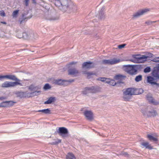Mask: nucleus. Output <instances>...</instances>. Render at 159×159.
<instances>
[{
    "instance_id": "nucleus-1",
    "label": "nucleus",
    "mask_w": 159,
    "mask_h": 159,
    "mask_svg": "<svg viewBox=\"0 0 159 159\" xmlns=\"http://www.w3.org/2000/svg\"><path fill=\"white\" fill-rule=\"evenodd\" d=\"M153 54L149 53L147 55H141L140 54H134L132 55L133 59H131L130 61L134 63H143L147 61L148 58L152 57Z\"/></svg>"
},
{
    "instance_id": "nucleus-2",
    "label": "nucleus",
    "mask_w": 159,
    "mask_h": 159,
    "mask_svg": "<svg viewBox=\"0 0 159 159\" xmlns=\"http://www.w3.org/2000/svg\"><path fill=\"white\" fill-rule=\"evenodd\" d=\"M137 93L135 91V89L129 88L123 92V98L125 101H128L131 98L132 95H136Z\"/></svg>"
},
{
    "instance_id": "nucleus-3",
    "label": "nucleus",
    "mask_w": 159,
    "mask_h": 159,
    "mask_svg": "<svg viewBox=\"0 0 159 159\" xmlns=\"http://www.w3.org/2000/svg\"><path fill=\"white\" fill-rule=\"evenodd\" d=\"M60 9L63 11H66L67 8L71 9L73 11H75L77 10L76 5L71 1H67V4L63 6H59Z\"/></svg>"
},
{
    "instance_id": "nucleus-4",
    "label": "nucleus",
    "mask_w": 159,
    "mask_h": 159,
    "mask_svg": "<svg viewBox=\"0 0 159 159\" xmlns=\"http://www.w3.org/2000/svg\"><path fill=\"white\" fill-rule=\"evenodd\" d=\"M40 93V91H35L31 93L28 92H16V94L17 97H20V98H23L30 97L32 96V95H37Z\"/></svg>"
},
{
    "instance_id": "nucleus-5",
    "label": "nucleus",
    "mask_w": 159,
    "mask_h": 159,
    "mask_svg": "<svg viewBox=\"0 0 159 159\" xmlns=\"http://www.w3.org/2000/svg\"><path fill=\"white\" fill-rule=\"evenodd\" d=\"M141 112L144 115L148 117H154L157 115L156 111L151 108L150 107L142 109L141 110Z\"/></svg>"
},
{
    "instance_id": "nucleus-6",
    "label": "nucleus",
    "mask_w": 159,
    "mask_h": 159,
    "mask_svg": "<svg viewBox=\"0 0 159 159\" xmlns=\"http://www.w3.org/2000/svg\"><path fill=\"white\" fill-rule=\"evenodd\" d=\"M22 86V84L19 82L6 81L3 83L1 85V87L3 88H7L14 87L17 85Z\"/></svg>"
},
{
    "instance_id": "nucleus-7",
    "label": "nucleus",
    "mask_w": 159,
    "mask_h": 159,
    "mask_svg": "<svg viewBox=\"0 0 159 159\" xmlns=\"http://www.w3.org/2000/svg\"><path fill=\"white\" fill-rule=\"evenodd\" d=\"M150 11V9L148 8L140 9L137 12L134 13L133 15V17L134 18H138L140 17V16L147 13L149 11Z\"/></svg>"
},
{
    "instance_id": "nucleus-8",
    "label": "nucleus",
    "mask_w": 159,
    "mask_h": 159,
    "mask_svg": "<svg viewBox=\"0 0 159 159\" xmlns=\"http://www.w3.org/2000/svg\"><path fill=\"white\" fill-rule=\"evenodd\" d=\"M121 61L119 59H113L110 60H104L102 61L103 64L107 65H113L116 64Z\"/></svg>"
},
{
    "instance_id": "nucleus-9",
    "label": "nucleus",
    "mask_w": 159,
    "mask_h": 159,
    "mask_svg": "<svg viewBox=\"0 0 159 159\" xmlns=\"http://www.w3.org/2000/svg\"><path fill=\"white\" fill-rule=\"evenodd\" d=\"M84 114L87 120H92L93 119V114L91 111L86 110L84 112Z\"/></svg>"
},
{
    "instance_id": "nucleus-10",
    "label": "nucleus",
    "mask_w": 159,
    "mask_h": 159,
    "mask_svg": "<svg viewBox=\"0 0 159 159\" xmlns=\"http://www.w3.org/2000/svg\"><path fill=\"white\" fill-rule=\"evenodd\" d=\"M95 65L94 63L90 61L86 62L83 63L82 67L83 68L89 69L94 67Z\"/></svg>"
},
{
    "instance_id": "nucleus-11",
    "label": "nucleus",
    "mask_w": 159,
    "mask_h": 159,
    "mask_svg": "<svg viewBox=\"0 0 159 159\" xmlns=\"http://www.w3.org/2000/svg\"><path fill=\"white\" fill-rule=\"evenodd\" d=\"M58 133L64 137H65V134L68 133V131L67 129L65 127H61L59 128Z\"/></svg>"
},
{
    "instance_id": "nucleus-12",
    "label": "nucleus",
    "mask_w": 159,
    "mask_h": 159,
    "mask_svg": "<svg viewBox=\"0 0 159 159\" xmlns=\"http://www.w3.org/2000/svg\"><path fill=\"white\" fill-rule=\"evenodd\" d=\"M67 81L66 80H62L60 79L56 80L54 81V83L56 84L66 86Z\"/></svg>"
},
{
    "instance_id": "nucleus-13",
    "label": "nucleus",
    "mask_w": 159,
    "mask_h": 159,
    "mask_svg": "<svg viewBox=\"0 0 159 159\" xmlns=\"http://www.w3.org/2000/svg\"><path fill=\"white\" fill-rule=\"evenodd\" d=\"M78 73V71L75 68L70 69L68 70V74L74 76H76Z\"/></svg>"
},
{
    "instance_id": "nucleus-14",
    "label": "nucleus",
    "mask_w": 159,
    "mask_h": 159,
    "mask_svg": "<svg viewBox=\"0 0 159 159\" xmlns=\"http://www.w3.org/2000/svg\"><path fill=\"white\" fill-rule=\"evenodd\" d=\"M129 69L128 71V73L132 75L136 74L137 70L134 66L129 65Z\"/></svg>"
},
{
    "instance_id": "nucleus-15",
    "label": "nucleus",
    "mask_w": 159,
    "mask_h": 159,
    "mask_svg": "<svg viewBox=\"0 0 159 159\" xmlns=\"http://www.w3.org/2000/svg\"><path fill=\"white\" fill-rule=\"evenodd\" d=\"M146 97L147 100L151 103H153L155 105H157L158 104L157 102H155V100L153 99V98L152 97V95L151 94H147Z\"/></svg>"
},
{
    "instance_id": "nucleus-16",
    "label": "nucleus",
    "mask_w": 159,
    "mask_h": 159,
    "mask_svg": "<svg viewBox=\"0 0 159 159\" xmlns=\"http://www.w3.org/2000/svg\"><path fill=\"white\" fill-rule=\"evenodd\" d=\"M5 78L12 80H13L17 81V82H20V80L17 79L16 77L13 75H5Z\"/></svg>"
},
{
    "instance_id": "nucleus-17",
    "label": "nucleus",
    "mask_w": 159,
    "mask_h": 159,
    "mask_svg": "<svg viewBox=\"0 0 159 159\" xmlns=\"http://www.w3.org/2000/svg\"><path fill=\"white\" fill-rule=\"evenodd\" d=\"M90 93H96L100 91V89L98 87H90Z\"/></svg>"
},
{
    "instance_id": "nucleus-18",
    "label": "nucleus",
    "mask_w": 159,
    "mask_h": 159,
    "mask_svg": "<svg viewBox=\"0 0 159 159\" xmlns=\"http://www.w3.org/2000/svg\"><path fill=\"white\" fill-rule=\"evenodd\" d=\"M147 81L148 82L151 84H156V80L153 77L151 76L147 77Z\"/></svg>"
},
{
    "instance_id": "nucleus-19",
    "label": "nucleus",
    "mask_w": 159,
    "mask_h": 159,
    "mask_svg": "<svg viewBox=\"0 0 159 159\" xmlns=\"http://www.w3.org/2000/svg\"><path fill=\"white\" fill-rule=\"evenodd\" d=\"M23 38L25 39H27L30 38L32 35V33H30L29 32L23 33Z\"/></svg>"
},
{
    "instance_id": "nucleus-20",
    "label": "nucleus",
    "mask_w": 159,
    "mask_h": 159,
    "mask_svg": "<svg viewBox=\"0 0 159 159\" xmlns=\"http://www.w3.org/2000/svg\"><path fill=\"white\" fill-rule=\"evenodd\" d=\"M141 145L143 146V147L149 149H152V147L149 144V143L147 142H143L141 143Z\"/></svg>"
},
{
    "instance_id": "nucleus-21",
    "label": "nucleus",
    "mask_w": 159,
    "mask_h": 159,
    "mask_svg": "<svg viewBox=\"0 0 159 159\" xmlns=\"http://www.w3.org/2000/svg\"><path fill=\"white\" fill-rule=\"evenodd\" d=\"M83 74L86 75L88 78L89 79L93 77L94 76L96 75L95 74L93 73V72H84Z\"/></svg>"
},
{
    "instance_id": "nucleus-22",
    "label": "nucleus",
    "mask_w": 159,
    "mask_h": 159,
    "mask_svg": "<svg viewBox=\"0 0 159 159\" xmlns=\"http://www.w3.org/2000/svg\"><path fill=\"white\" fill-rule=\"evenodd\" d=\"M66 159H76L75 155L72 153L69 152L67 154Z\"/></svg>"
},
{
    "instance_id": "nucleus-23",
    "label": "nucleus",
    "mask_w": 159,
    "mask_h": 159,
    "mask_svg": "<svg viewBox=\"0 0 159 159\" xmlns=\"http://www.w3.org/2000/svg\"><path fill=\"white\" fill-rule=\"evenodd\" d=\"M147 138L151 141L156 142L157 141V139L156 137H154L151 134H148L147 135Z\"/></svg>"
},
{
    "instance_id": "nucleus-24",
    "label": "nucleus",
    "mask_w": 159,
    "mask_h": 159,
    "mask_svg": "<svg viewBox=\"0 0 159 159\" xmlns=\"http://www.w3.org/2000/svg\"><path fill=\"white\" fill-rule=\"evenodd\" d=\"M55 98L54 97H50L47 101L44 102L45 104H51L52 102H54L55 100Z\"/></svg>"
},
{
    "instance_id": "nucleus-25",
    "label": "nucleus",
    "mask_w": 159,
    "mask_h": 159,
    "mask_svg": "<svg viewBox=\"0 0 159 159\" xmlns=\"http://www.w3.org/2000/svg\"><path fill=\"white\" fill-rule=\"evenodd\" d=\"M90 87H86L82 91L83 94H86L89 93H90Z\"/></svg>"
},
{
    "instance_id": "nucleus-26",
    "label": "nucleus",
    "mask_w": 159,
    "mask_h": 159,
    "mask_svg": "<svg viewBox=\"0 0 159 159\" xmlns=\"http://www.w3.org/2000/svg\"><path fill=\"white\" fill-rule=\"evenodd\" d=\"M40 87H39L37 88V87H36L34 85L32 84L29 87V89L31 91H35V90H37L38 89H40Z\"/></svg>"
},
{
    "instance_id": "nucleus-27",
    "label": "nucleus",
    "mask_w": 159,
    "mask_h": 159,
    "mask_svg": "<svg viewBox=\"0 0 159 159\" xmlns=\"http://www.w3.org/2000/svg\"><path fill=\"white\" fill-rule=\"evenodd\" d=\"M38 111L39 112H43L45 114L50 113V110L49 109L39 110Z\"/></svg>"
},
{
    "instance_id": "nucleus-28",
    "label": "nucleus",
    "mask_w": 159,
    "mask_h": 159,
    "mask_svg": "<svg viewBox=\"0 0 159 159\" xmlns=\"http://www.w3.org/2000/svg\"><path fill=\"white\" fill-rule=\"evenodd\" d=\"M6 103H7V107H10L12 106L14 103H16L15 102H14L13 101H6Z\"/></svg>"
},
{
    "instance_id": "nucleus-29",
    "label": "nucleus",
    "mask_w": 159,
    "mask_h": 159,
    "mask_svg": "<svg viewBox=\"0 0 159 159\" xmlns=\"http://www.w3.org/2000/svg\"><path fill=\"white\" fill-rule=\"evenodd\" d=\"M135 91L137 93L136 95H138L139 94H141L142 93L143 90L142 89H135Z\"/></svg>"
},
{
    "instance_id": "nucleus-30",
    "label": "nucleus",
    "mask_w": 159,
    "mask_h": 159,
    "mask_svg": "<svg viewBox=\"0 0 159 159\" xmlns=\"http://www.w3.org/2000/svg\"><path fill=\"white\" fill-rule=\"evenodd\" d=\"M19 12V10H16L13 12L12 14V16L13 18H16L17 17Z\"/></svg>"
},
{
    "instance_id": "nucleus-31",
    "label": "nucleus",
    "mask_w": 159,
    "mask_h": 159,
    "mask_svg": "<svg viewBox=\"0 0 159 159\" xmlns=\"http://www.w3.org/2000/svg\"><path fill=\"white\" fill-rule=\"evenodd\" d=\"M123 77L124 76L121 75H117L115 76L114 79L116 80H121Z\"/></svg>"
},
{
    "instance_id": "nucleus-32",
    "label": "nucleus",
    "mask_w": 159,
    "mask_h": 159,
    "mask_svg": "<svg viewBox=\"0 0 159 159\" xmlns=\"http://www.w3.org/2000/svg\"><path fill=\"white\" fill-rule=\"evenodd\" d=\"M7 106V103L6 101L0 103V107H6Z\"/></svg>"
},
{
    "instance_id": "nucleus-33",
    "label": "nucleus",
    "mask_w": 159,
    "mask_h": 159,
    "mask_svg": "<svg viewBox=\"0 0 159 159\" xmlns=\"http://www.w3.org/2000/svg\"><path fill=\"white\" fill-rule=\"evenodd\" d=\"M51 88V86L48 84H46L43 87V89L45 90L50 89Z\"/></svg>"
},
{
    "instance_id": "nucleus-34",
    "label": "nucleus",
    "mask_w": 159,
    "mask_h": 159,
    "mask_svg": "<svg viewBox=\"0 0 159 159\" xmlns=\"http://www.w3.org/2000/svg\"><path fill=\"white\" fill-rule=\"evenodd\" d=\"M142 79V76L141 75H139L137 76L135 78V80L136 82H139L141 81Z\"/></svg>"
},
{
    "instance_id": "nucleus-35",
    "label": "nucleus",
    "mask_w": 159,
    "mask_h": 159,
    "mask_svg": "<svg viewBox=\"0 0 159 159\" xmlns=\"http://www.w3.org/2000/svg\"><path fill=\"white\" fill-rule=\"evenodd\" d=\"M23 33L18 32L16 34L17 37L19 38H23Z\"/></svg>"
},
{
    "instance_id": "nucleus-36",
    "label": "nucleus",
    "mask_w": 159,
    "mask_h": 159,
    "mask_svg": "<svg viewBox=\"0 0 159 159\" xmlns=\"http://www.w3.org/2000/svg\"><path fill=\"white\" fill-rule=\"evenodd\" d=\"M109 84L112 86H114L116 84V82L114 80H110Z\"/></svg>"
},
{
    "instance_id": "nucleus-37",
    "label": "nucleus",
    "mask_w": 159,
    "mask_h": 159,
    "mask_svg": "<svg viewBox=\"0 0 159 159\" xmlns=\"http://www.w3.org/2000/svg\"><path fill=\"white\" fill-rule=\"evenodd\" d=\"M151 70L150 68L149 67H148L146 68L144 70V71L145 73H148Z\"/></svg>"
},
{
    "instance_id": "nucleus-38",
    "label": "nucleus",
    "mask_w": 159,
    "mask_h": 159,
    "mask_svg": "<svg viewBox=\"0 0 159 159\" xmlns=\"http://www.w3.org/2000/svg\"><path fill=\"white\" fill-rule=\"evenodd\" d=\"M152 61L154 62L159 63V57H158L154 58L152 60Z\"/></svg>"
},
{
    "instance_id": "nucleus-39",
    "label": "nucleus",
    "mask_w": 159,
    "mask_h": 159,
    "mask_svg": "<svg viewBox=\"0 0 159 159\" xmlns=\"http://www.w3.org/2000/svg\"><path fill=\"white\" fill-rule=\"evenodd\" d=\"M66 81H67L66 86L68 85L70 83H72L74 81V80H66Z\"/></svg>"
},
{
    "instance_id": "nucleus-40",
    "label": "nucleus",
    "mask_w": 159,
    "mask_h": 159,
    "mask_svg": "<svg viewBox=\"0 0 159 159\" xmlns=\"http://www.w3.org/2000/svg\"><path fill=\"white\" fill-rule=\"evenodd\" d=\"M59 19V16H56L52 17L51 19H50L51 20H58Z\"/></svg>"
},
{
    "instance_id": "nucleus-41",
    "label": "nucleus",
    "mask_w": 159,
    "mask_h": 159,
    "mask_svg": "<svg viewBox=\"0 0 159 159\" xmlns=\"http://www.w3.org/2000/svg\"><path fill=\"white\" fill-rule=\"evenodd\" d=\"M126 45L125 44H122L120 45H119L118 46V47L119 49H121L124 47Z\"/></svg>"
},
{
    "instance_id": "nucleus-42",
    "label": "nucleus",
    "mask_w": 159,
    "mask_h": 159,
    "mask_svg": "<svg viewBox=\"0 0 159 159\" xmlns=\"http://www.w3.org/2000/svg\"><path fill=\"white\" fill-rule=\"evenodd\" d=\"M98 80H100L101 81L104 82V81H105V80H106V78L100 77V78H99L98 79Z\"/></svg>"
},
{
    "instance_id": "nucleus-43",
    "label": "nucleus",
    "mask_w": 159,
    "mask_h": 159,
    "mask_svg": "<svg viewBox=\"0 0 159 159\" xmlns=\"http://www.w3.org/2000/svg\"><path fill=\"white\" fill-rule=\"evenodd\" d=\"M0 15L2 16H5V13L3 11H0Z\"/></svg>"
},
{
    "instance_id": "nucleus-44",
    "label": "nucleus",
    "mask_w": 159,
    "mask_h": 159,
    "mask_svg": "<svg viewBox=\"0 0 159 159\" xmlns=\"http://www.w3.org/2000/svg\"><path fill=\"white\" fill-rule=\"evenodd\" d=\"M156 21H147L145 22V23L147 24L148 25H149L151 24L152 23L155 22Z\"/></svg>"
},
{
    "instance_id": "nucleus-45",
    "label": "nucleus",
    "mask_w": 159,
    "mask_h": 159,
    "mask_svg": "<svg viewBox=\"0 0 159 159\" xmlns=\"http://www.w3.org/2000/svg\"><path fill=\"white\" fill-rule=\"evenodd\" d=\"M111 80L110 79L106 78V80H105L106 83L109 84V83L110 82V80Z\"/></svg>"
},
{
    "instance_id": "nucleus-46",
    "label": "nucleus",
    "mask_w": 159,
    "mask_h": 159,
    "mask_svg": "<svg viewBox=\"0 0 159 159\" xmlns=\"http://www.w3.org/2000/svg\"><path fill=\"white\" fill-rule=\"evenodd\" d=\"M29 0H25V5L26 6H28L29 4Z\"/></svg>"
},
{
    "instance_id": "nucleus-47",
    "label": "nucleus",
    "mask_w": 159,
    "mask_h": 159,
    "mask_svg": "<svg viewBox=\"0 0 159 159\" xmlns=\"http://www.w3.org/2000/svg\"><path fill=\"white\" fill-rule=\"evenodd\" d=\"M5 78V75H0V80H1L2 79Z\"/></svg>"
},
{
    "instance_id": "nucleus-48",
    "label": "nucleus",
    "mask_w": 159,
    "mask_h": 159,
    "mask_svg": "<svg viewBox=\"0 0 159 159\" xmlns=\"http://www.w3.org/2000/svg\"><path fill=\"white\" fill-rule=\"evenodd\" d=\"M56 1H57L59 3V4H61V6H63V5H62L60 2V0H55Z\"/></svg>"
},
{
    "instance_id": "nucleus-49",
    "label": "nucleus",
    "mask_w": 159,
    "mask_h": 159,
    "mask_svg": "<svg viewBox=\"0 0 159 159\" xmlns=\"http://www.w3.org/2000/svg\"><path fill=\"white\" fill-rule=\"evenodd\" d=\"M1 23L3 24H6V22H4V21H1Z\"/></svg>"
},
{
    "instance_id": "nucleus-50",
    "label": "nucleus",
    "mask_w": 159,
    "mask_h": 159,
    "mask_svg": "<svg viewBox=\"0 0 159 159\" xmlns=\"http://www.w3.org/2000/svg\"><path fill=\"white\" fill-rule=\"evenodd\" d=\"M76 63V62L75 63L74 62H71L70 63V64L71 65H72V64H75Z\"/></svg>"
},
{
    "instance_id": "nucleus-51",
    "label": "nucleus",
    "mask_w": 159,
    "mask_h": 159,
    "mask_svg": "<svg viewBox=\"0 0 159 159\" xmlns=\"http://www.w3.org/2000/svg\"><path fill=\"white\" fill-rule=\"evenodd\" d=\"M32 1H33V2L34 3H36L35 0H32Z\"/></svg>"
},
{
    "instance_id": "nucleus-52",
    "label": "nucleus",
    "mask_w": 159,
    "mask_h": 159,
    "mask_svg": "<svg viewBox=\"0 0 159 159\" xmlns=\"http://www.w3.org/2000/svg\"><path fill=\"white\" fill-rule=\"evenodd\" d=\"M61 142V140H58V143L57 142L56 143H60Z\"/></svg>"
},
{
    "instance_id": "nucleus-53",
    "label": "nucleus",
    "mask_w": 159,
    "mask_h": 159,
    "mask_svg": "<svg viewBox=\"0 0 159 159\" xmlns=\"http://www.w3.org/2000/svg\"><path fill=\"white\" fill-rule=\"evenodd\" d=\"M4 98H3V97H1V98H0V99H4Z\"/></svg>"
},
{
    "instance_id": "nucleus-54",
    "label": "nucleus",
    "mask_w": 159,
    "mask_h": 159,
    "mask_svg": "<svg viewBox=\"0 0 159 159\" xmlns=\"http://www.w3.org/2000/svg\"><path fill=\"white\" fill-rule=\"evenodd\" d=\"M124 155H127V153H125L123 154Z\"/></svg>"
},
{
    "instance_id": "nucleus-55",
    "label": "nucleus",
    "mask_w": 159,
    "mask_h": 159,
    "mask_svg": "<svg viewBox=\"0 0 159 159\" xmlns=\"http://www.w3.org/2000/svg\"><path fill=\"white\" fill-rule=\"evenodd\" d=\"M153 75L154 76H155V74H154V72L153 73Z\"/></svg>"
},
{
    "instance_id": "nucleus-56",
    "label": "nucleus",
    "mask_w": 159,
    "mask_h": 159,
    "mask_svg": "<svg viewBox=\"0 0 159 159\" xmlns=\"http://www.w3.org/2000/svg\"><path fill=\"white\" fill-rule=\"evenodd\" d=\"M157 78H159V75L157 76Z\"/></svg>"
},
{
    "instance_id": "nucleus-57",
    "label": "nucleus",
    "mask_w": 159,
    "mask_h": 159,
    "mask_svg": "<svg viewBox=\"0 0 159 159\" xmlns=\"http://www.w3.org/2000/svg\"><path fill=\"white\" fill-rule=\"evenodd\" d=\"M102 9H104V8L103 7L102 8Z\"/></svg>"
}]
</instances>
